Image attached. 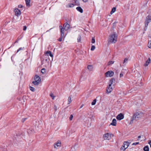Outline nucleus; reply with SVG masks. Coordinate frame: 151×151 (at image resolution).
I'll return each mask as SVG.
<instances>
[{"instance_id": "obj_1", "label": "nucleus", "mask_w": 151, "mask_h": 151, "mask_svg": "<svg viewBox=\"0 0 151 151\" xmlns=\"http://www.w3.org/2000/svg\"><path fill=\"white\" fill-rule=\"evenodd\" d=\"M142 114L141 113H139L136 112L134 113L130 121L129 124H132L133 123V121L134 120H137L139 118L142 116Z\"/></svg>"}, {"instance_id": "obj_2", "label": "nucleus", "mask_w": 151, "mask_h": 151, "mask_svg": "<svg viewBox=\"0 0 151 151\" xmlns=\"http://www.w3.org/2000/svg\"><path fill=\"white\" fill-rule=\"evenodd\" d=\"M117 38V36L116 34L114 33L111 34L109 36L108 41L111 43H114L116 42Z\"/></svg>"}, {"instance_id": "obj_3", "label": "nucleus", "mask_w": 151, "mask_h": 151, "mask_svg": "<svg viewBox=\"0 0 151 151\" xmlns=\"http://www.w3.org/2000/svg\"><path fill=\"white\" fill-rule=\"evenodd\" d=\"M34 79L35 81H33L32 83L35 85H38L41 81L40 78L38 76L36 75Z\"/></svg>"}, {"instance_id": "obj_4", "label": "nucleus", "mask_w": 151, "mask_h": 151, "mask_svg": "<svg viewBox=\"0 0 151 151\" xmlns=\"http://www.w3.org/2000/svg\"><path fill=\"white\" fill-rule=\"evenodd\" d=\"M151 21V16H148L147 17L145 22V27L147 28L148 26V24ZM147 29V28H146Z\"/></svg>"}, {"instance_id": "obj_5", "label": "nucleus", "mask_w": 151, "mask_h": 151, "mask_svg": "<svg viewBox=\"0 0 151 151\" xmlns=\"http://www.w3.org/2000/svg\"><path fill=\"white\" fill-rule=\"evenodd\" d=\"M112 134L110 133H107L103 135V137L105 140H109L111 137Z\"/></svg>"}, {"instance_id": "obj_6", "label": "nucleus", "mask_w": 151, "mask_h": 151, "mask_svg": "<svg viewBox=\"0 0 151 151\" xmlns=\"http://www.w3.org/2000/svg\"><path fill=\"white\" fill-rule=\"evenodd\" d=\"M129 145V143L127 142H124L123 143V145L121 148V150H125Z\"/></svg>"}, {"instance_id": "obj_7", "label": "nucleus", "mask_w": 151, "mask_h": 151, "mask_svg": "<svg viewBox=\"0 0 151 151\" xmlns=\"http://www.w3.org/2000/svg\"><path fill=\"white\" fill-rule=\"evenodd\" d=\"M114 74V72L112 71H108L105 73L106 77L112 76Z\"/></svg>"}, {"instance_id": "obj_8", "label": "nucleus", "mask_w": 151, "mask_h": 151, "mask_svg": "<svg viewBox=\"0 0 151 151\" xmlns=\"http://www.w3.org/2000/svg\"><path fill=\"white\" fill-rule=\"evenodd\" d=\"M113 88L111 86V85H109L107 87L106 90V92L108 93H109L111 92L112 91Z\"/></svg>"}, {"instance_id": "obj_9", "label": "nucleus", "mask_w": 151, "mask_h": 151, "mask_svg": "<svg viewBox=\"0 0 151 151\" xmlns=\"http://www.w3.org/2000/svg\"><path fill=\"white\" fill-rule=\"evenodd\" d=\"M59 27L60 29V32L62 37H64V33L65 29L62 26H60Z\"/></svg>"}, {"instance_id": "obj_10", "label": "nucleus", "mask_w": 151, "mask_h": 151, "mask_svg": "<svg viewBox=\"0 0 151 151\" xmlns=\"http://www.w3.org/2000/svg\"><path fill=\"white\" fill-rule=\"evenodd\" d=\"M15 15L17 17L21 14V12L20 10L16 8L14 10Z\"/></svg>"}, {"instance_id": "obj_11", "label": "nucleus", "mask_w": 151, "mask_h": 151, "mask_svg": "<svg viewBox=\"0 0 151 151\" xmlns=\"http://www.w3.org/2000/svg\"><path fill=\"white\" fill-rule=\"evenodd\" d=\"M63 28L65 29V30H67L70 28V26L66 22L63 25Z\"/></svg>"}, {"instance_id": "obj_12", "label": "nucleus", "mask_w": 151, "mask_h": 151, "mask_svg": "<svg viewBox=\"0 0 151 151\" xmlns=\"http://www.w3.org/2000/svg\"><path fill=\"white\" fill-rule=\"evenodd\" d=\"M124 118V115L122 113H120L118 114L116 117V119L119 120H121L123 119Z\"/></svg>"}, {"instance_id": "obj_13", "label": "nucleus", "mask_w": 151, "mask_h": 151, "mask_svg": "<svg viewBox=\"0 0 151 151\" xmlns=\"http://www.w3.org/2000/svg\"><path fill=\"white\" fill-rule=\"evenodd\" d=\"M61 145V142L60 141H58L57 142L54 144V146L55 148H56V147H60Z\"/></svg>"}, {"instance_id": "obj_14", "label": "nucleus", "mask_w": 151, "mask_h": 151, "mask_svg": "<svg viewBox=\"0 0 151 151\" xmlns=\"http://www.w3.org/2000/svg\"><path fill=\"white\" fill-rule=\"evenodd\" d=\"M116 120L115 119H114L112 121V122L111 123V124L114 126H115L116 125Z\"/></svg>"}, {"instance_id": "obj_15", "label": "nucleus", "mask_w": 151, "mask_h": 151, "mask_svg": "<svg viewBox=\"0 0 151 151\" xmlns=\"http://www.w3.org/2000/svg\"><path fill=\"white\" fill-rule=\"evenodd\" d=\"M150 58H149L148 60L146 61L145 63L144 64V65L145 67L147 66L150 63Z\"/></svg>"}, {"instance_id": "obj_16", "label": "nucleus", "mask_w": 151, "mask_h": 151, "mask_svg": "<svg viewBox=\"0 0 151 151\" xmlns=\"http://www.w3.org/2000/svg\"><path fill=\"white\" fill-rule=\"evenodd\" d=\"M47 54H49V55L52 58L53 57V55L52 54L51 52L50 51H47L46 52V55L48 56V55Z\"/></svg>"}, {"instance_id": "obj_17", "label": "nucleus", "mask_w": 151, "mask_h": 151, "mask_svg": "<svg viewBox=\"0 0 151 151\" xmlns=\"http://www.w3.org/2000/svg\"><path fill=\"white\" fill-rule=\"evenodd\" d=\"M76 9L79 12L81 13L83 12V10L81 7L80 6L76 8Z\"/></svg>"}, {"instance_id": "obj_18", "label": "nucleus", "mask_w": 151, "mask_h": 151, "mask_svg": "<svg viewBox=\"0 0 151 151\" xmlns=\"http://www.w3.org/2000/svg\"><path fill=\"white\" fill-rule=\"evenodd\" d=\"M74 2L75 3L76 5H77L78 6L80 5L79 0H74Z\"/></svg>"}, {"instance_id": "obj_19", "label": "nucleus", "mask_w": 151, "mask_h": 151, "mask_svg": "<svg viewBox=\"0 0 151 151\" xmlns=\"http://www.w3.org/2000/svg\"><path fill=\"white\" fill-rule=\"evenodd\" d=\"M30 0H25L26 4L27 6H30Z\"/></svg>"}, {"instance_id": "obj_20", "label": "nucleus", "mask_w": 151, "mask_h": 151, "mask_svg": "<svg viewBox=\"0 0 151 151\" xmlns=\"http://www.w3.org/2000/svg\"><path fill=\"white\" fill-rule=\"evenodd\" d=\"M143 150L144 151H149V148L148 146H147L144 147Z\"/></svg>"}, {"instance_id": "obj_21", "label": "nucleus", "mask_w": 151, "mask_h": 151, "mask_svg": "<svg viewBox=\"0 0 151 151\" xmlns=\"http://www.w3.org/2000/svg\"><path fill=\"white\" fill-rule=\"evenodd\" d=\"M87 68L89 70L91 71L92 70L93 67L92 65H89L88 66Z\"/></svg>"}, {"instance_id": "obj_22", "label": "nucleus", "mask_w": 151, "mask_h": 151, "mask_svg": "<svg viewBox=\"0 0 151 151\" xmlns=\"http://www.w3.org/2000/svg\"><path fill=\"white\" fill-rule=\"evenodd\" d=\"M114 81V80L113 78L111 79L109 81V85H111L113 83V81Z\"/></svg>"}, {"instance_id": "obj_23", "label": "nucleus", "mask_w": 151, "mask_h": 151, "mask_svg": "<svg viewBox=\"0 0 151 151\" xmlns=\"http://www.w3.org/2000/svg\"><path fill=\"white\" fill-rule=\"evenodd\" d=\"M116 9L115 7H114L112 8L111 11L110 12V14H112L116 11Z\"/></svg>"}, {"instance_id": "obj_24", "label": "nucleus", "mask_w": 151, "mask_h": 151, "mask_svg": "<svg viewBox=\"0 0 151 151\" xmlns=\"http://www.w3.org/2000/svg\"><path fill=\"white\" fill-rule=\"evenodd\" d=\"M128 61V59L127 58H125L123 62V65L124 66L125 65V63H127Z\"/></svg>"}, {"instance_id": "obj_25", "label": "nucleus", "mask_w": 151, "mask_h": 151, "mask_svg": "<svg viewBox=\"0 0 151 151\" xmlns=\"http://www.w3.org/2000/svg\"><path fill=\"white\" fill-rule=\"evenodd\" d=\"M81 40V37L80 35H78L77 38V41L78 42H80Z\"/></svg>"}, {"instance_id": "obj_26", "label": "nucleus", "mask_w": 151, "mask_h": 151, "mask_svg": "<svg viewBox=\"0 0 151 151\" xmlns=\"http://www.w3.org/2000/svg\"><path fill=\"white\" fill-rule=\"evenodd\" d=\"M96 101V99H94L93 101L91 103V105H93L95 104Z\"/></svg>"}, {"instance_id": "obj_27", "label": "nucleus", "mask_w": 151, "mask_h": 151, "mask_svg": "<svg viewBox=\"0 0 151 151\" xmlns=\"http://www.w3.org/2000/svg\"><path fill=\"white\" fill-rule=\"evenodd\" d=\"M114 63V61H110L108 63V65H111L113 64Z\"/></svg>"}, {"instance_id": "obj_28", "label": "nucleus", "mask_w": 151, "mask_h": 151, "mask_svg": "<svg viewBox=\"0 0 151 151\" xmlns=\"http://www.w3.org/2000/svg\"><path fill=\"white\" fill-rule=\"evenodd\" d=\"M41 72L43 74H44L46 72L45 69L44 68L42 69L41 70Z\"/></svg>"}, {"instance_id": "obj_29", "label": "nucleus", "mask_w": 151, "mask_h": 151, "mask_svg": "<svg viewBox=\"0 0 151 151\" xmlns=\"http://www.w3.org/2000/svg\"><path fill=\"white\" fill-rule=\"evenodd\" d=\"M68 101L69 102L68 104H70L71 102V98L69 96L68 99Z\"/></svg>"}, {"instance_id": "obj_30", "label": "nucleus", "mask_w": 151, "mask_h": 151, "mask_svg": "<svg viewBox=\"0 0 151 151\" xmlns=\"http://www.w3.org/2000/svg\"><path fill=\"white\" fill-rule=\"evenodd\" d=\"M29 88L30 90L33 92L34 91H35V88L34 87H32L30 86Z\"/></svg>"}, {"instance_id": "obj_31", "label": "nucleus", "mask_w": 151, "mask_h": 151, "mask_svg": "<svg viewBox=\"0 0 151 151\" xmlns=\"http://www.w3.org/2000/svg\"><path fill=\"white\" fill-rule=\"evenodd\" d=\"M148 47L149 48H151V41H149L148 42Z\"/></svg>"}, {"instance_id": "obj_32", "label": "nucleus", "mask_w": 151, "mask_h": 151, "mask_svg": "<svg viewBox=\"0 0 151 151\" xmlns=\"http://www.w3.org/2000/svg\"><path fill=\"white\" fill-rule=\"evenodd\" d=\"M95 49V47L94 45H92L91 46V51H93Z\"/></svg>"}, {"instance_id": "obj_33", "label": "nucleus", "mask_w": 151, "mask_h": 151, "mask_svg": "<svg viewBox=\"0 0 151 151\" xmlns=\"http://www.w3.org/2000/svg\"><path fill=\"white\" fill-rule=\"evenodd\" d=\"M50 96L52 98V99H54L55 96H54V95L52 93H50Z\"/></svg>"}, {"instance_id": "obj_34", "label": "nucleus", "mask_w": 151, "mask_h": 151, "mask_svg": "<svg viewBox=\"0 0 151 151\" xmlns=\"http://www.w3.org/2000/svg\"><path fill=\"white\" fill-rule=\"evenodd\" d=\"M74 6V5L73 4H69V6L70 7H73Z\"/></svg>"}, {"instance_id": "obj_35", "label": "nucleus", "mask_w": 151, "mask_h": 151, "mask_svg": "<svg viewBox=\"0 0 151 151\" xmlns=\"http://www.w3.org/2000/svg\"><path fill=\"white\" fill-rule=\"evenodd\" d=\"M95 42V40L94 38L93 37L92 39L91 42L93 43H94Z\"/></svg>"}, {"instance_id": "obj_36", "label": "nucleus", "mask_w": 151, "mask_h": 151, "mask_svg": "<svg viewBox=\"0 0 151 151\" xmlns=\"http://www.w3.org/2000/svg\"><path fill=\"white\" fill-rule=\"evenodd\" d=\"M139 144V142H134V143H133L132 144V145H138Z\"/></svg>"}, {"instance_id": "obj_37", "label": "nucleus", "mask_w": 151, "mask_h": 151, "mask_svg": "<svg viewBox=\"0 0 151 151\" xmlns=\"http://www.w3.org/2000/svg\"><path fill=\"white\" fill-rule=\"evenodd\" d=\"M73 115L72 114H71L70 115V116L69 118V119L70 120H72V119L73 118Z\"/></svg>"}, {"instance_id": "obj_38", "label": "nucleus", "mask_w": 151, "mask_h": 151, "mask_svg": "<svg viewBox=\"0 0 151 151\" xmlns=\"http://www.w3.org/2000/svg\"><path fill=\"white\" fill-rule=\"evenodd\" d=\"M62 37L61 36L60 37L59 39H58V40L60 42H61L62 40V37Z\"/></svg>"}, {"instance_id": "obj_39", "label": "nucleus", "mask_w": 151, "mask_h": 151, "mask_svg": "<svg viewBox=\"0 0 151 151\" xmlns=\"http://www.w3.org/2000/svg\"><path fill=\"white\" fill-rule=\"evenodd\" d=\"M54 109L55 111H56L57 109V106L55 105L54 106Z\"/></svg>"}, {"instance_id": "obj_40", "label": "nucleus", "mask_w": 151, "mask_h": 151, "mask_svg": "<svg viewBox=\"0 0 151 151\" xmlns=\"http://www.w3.org/2000/svg\"><path fill=\"white\" fill-rule=\"evenodd\" d=\"M23 49V48L22 47H20L17 51V52H18L20 50H22Z\"/></svg>"}, {"instance_id": "obj_41", "label": "nucleus", "mask_w": 151, "mask_h": 151, "mask_svg": "<svg viewBox=\"0 0 151 151\" xmlns=\"http://www.w3.org/2000/svg\"><path fill=\"white\" fill-rule=\"evenodd\" d=\"M116 23V22H114L113 24V28H114V27H115V24Z\"/></svg>"}, {"instance_id": "obj_42", "label": "nucleus", "mask_w": 151, "mask_h": 151, "mask_svg": "<svg viewBox=\"0 0 151 151\" xmlns=\"http://www.w3.org/2000/svg\"><path fill=\"white\" fill-rule=\"evenodd\" d=\"M18 7L19 8H21L23 6L21 4H19L18 5Z\"/></svg>"}, {"instance_id": "obj_43", "label": "nucleus", "mask_w": 151, "mask_h": 151, "mask_svg": "<svg viewBox=\"0 0 151 151\" xmlns=\"http://www.w3.org/2000/svg\"><path fill=\"white\" fill-rule=\"evenodd\" d=\"M27 29V27L26 26H24L23 27V30H25Z\"/></svg>"}, {"instance_id": "obj_44", "label": "nucleus", "mask_w": 151, "mask_h": 151, "mask_svg": "<svg viewBox=\"0 0 151 151\" xmlns=\"http://www.w3.org/2000/svg\"><path fill=\"white\" fill-rule=\"evenodd\" d=\"M123 76V74L121 73L120 74V76H120V78H121Z\"/></svg>"}, {"instance_id": "obj_45", "label": "nucleus", "mask_w": 151, "mask_h": 151, "mask_svg": "<svg viewBox=\"0 0 151 151\" xmlns=\"http://www.w3.org/2000/svg\"><path fill=\"white\" fill-rule=\"evenodd\" d=\"M148 143L150 145V147H151V140H150L149 141V142H148Z\"/></svg>"}, {"instance_id": "obj_46", "label": "nucleus", "mask_w": 151, "mask_h": 151, "mask_svg": "<svg viewBox=\"0 0 151 151\" xmlns=\"http://www.w3.org/2000/svg\"><path fill=\"white\" fill-rule=\"evenodd\" d=\"M88 0H82V1L84 2H87Z\"/></svg>"}, {"instance_id": "obj_47", "label": "nucleus", "mask_w": 151, "mask_h": 151, "mask_svg": "<svg viewBox=\"0 0 151 151\" xmlns=\"http://www.w3.org/2000/svg\"><path fill=\"white\" fill-rule=\"evenodd\" d=\"M26 119V118H25V119H22V122H24L25 121V120Z\"/></svg>"}, {"instance_id": "obj_48", "label": "nucleus", "mask_w": 151, "mask_h": 151, "mask_svg": "<svg viewBox=\"0 0 151 151\" xmlns=\"http://www.w3.org/2000/svg\"><path fill=\"white\" fill-rule=\"evenodd\" d=\"M84 106L83 104H82L80 107V109L81 108Z\"/></svg>"}, {"instance_id": "obj_49", "label": "nucleus", "mask_w": 151, "mask_h": 151, "mask_svg": "<svg viewBox=\"0 0 151 151\" xmlns=\"http://www.w3.org/2000/svg\"><path fill=\"white\" fill-rule=\"evenodd\" d=\"M141 136H138V139L137 140H139V138H141Z\"/></svg>"}, {"instance_id": "obj_50", "label": "nucleus", "mask_w": 151, "mask_h": 151, "mask_svg": "<svg viewBox=\"0 0 151 151\" xmlns=\"http://www.w3.org/2000/svg\"><path fill=\"white\" fill-rule=\"evenodd\" d=\"M47 59H46L45 60V61H47Z\"/></svg>"}, {"instance_id": "obj_51", "label": "nucleus", "mask_w": 151, "mask_h": 151, "mask_svg": "<svg viewBox=\"0 0 151 151\" xmlns=\"http://www.w3.org/2000/svg\"><path fill=\"white\" fill-rule=\"evenodd\" d=\"M48 31H49V30H47V32H48Z\"/></svg>"}]
</instances>
